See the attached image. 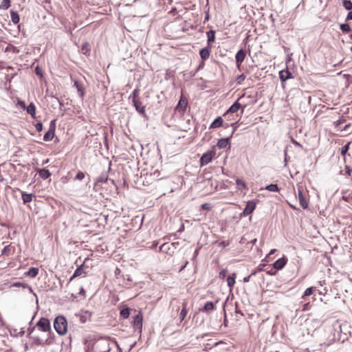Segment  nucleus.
<instances>
[{"label": "nucleus", "instance_id": "obj_37", "mask_svg": "<svg viewBox=\"0 0 352 352\" xmlns=\"http://www.w3.org/2000/svg\"><path fill=\"white\" fill-rule=\"evenodd\" d=\"M10 6V0H3L1 4L0 5V8L3 10L8 9Z\"/></svg>", "mask_w": 352, "mask_h": 352}, {"label": "nucleus", "instance_id": "obj_30", "mask_svg": "<svg viewBox=\"0 0 352 352\" xmlns=\"http://www.w3.org/2000/svg\"><path fill=\"white\" fill-rule=\"evenodd\" d=\"M160 173L157 170H155L153 173H151L148 177H149L150 180H159L161 178L160 177Z\"/></svg>", "mask_w": 352, "mask_h": 352}, {"label": "nucleus", "instance_id": "obj_23", "mask_svg": "<svg viewBox=\"0 0 352 352\" xmlns=\"http://www.w3.org/2000/svg\"><path fill=\"white\" fill-rule=\"evenodd\" d=\"M38 274V268L36 267H30L28 272L25 273V276H30L31 278L36 277Z\"/></svg>", "mask_w": 352, "mask_h": 352}, {"label": "nucleus", "instance_id": "obj_45", "mask_svg": "<svg viewBox=\"0 0 352 352\" xmlns=\"http://www.w3.org/2000/svg\"><path fill=\"white\" fill-rule=\"evenodd\" d=\"M236 185L238 186L239 188H241V187L245 188V183L241 179H236Z\"/></svg>", "mask_w": 352, "mask_h": 352}, {"label": "nucleus", "instance_id": "obj_59", "mask_svg": "<svg viewBox=\"0 0 352 352\" xmlns=\"http://www.w3.org/2000/svg\"><path fill=\"white\" fill-rule=\"evenodd\" d=\"M80 321H81L82 323L85 322H86V318H85V316H81V318H80Z\"/></svg>", "mask_w": 352, "mask_h": 352}, {"label": "nucleus", "instance_id": "obj_14", "mask_svg": "<svg viewBox=\"0 0 352 352\" xmlns=\"http://www.w3.org/2000/svg\"><path fill=\"white\" fill-rule=\"evenodd\" d=\"M15 252V248L14 246H11L10 245L5 246L2 251L1 254L3 256H9L12 254H13Z\"/></svg>", "mask_w": 352, "mask_h": 352}, {"label": "nucleus", "instance_id": "obj_10", "mask_svg": "<svg viewBox=\"0 0 352 352\" xmlns=\"http://www.w3.org/2000/svg\"><path fill=\"white\" fill-rule=\"evenodd\" d=\"M133 327L140 331H142V317L140 314H137L133 317Z\"/></svg>", "mask_w": 352, "mask_h": 352}, {"label": "nucleus", "instance_id": "obj_15", "mask_svg": "<svg viewBox=\"0 0 352 352\" xmlns=\"http://www.w3.org/2000/svg\"><path fill=\"white\" fill-rule=\"evenodd\" d=\"M30 338L33 340L34 344L36 345L50 344L51 343L49 338L46 339L45 341L40 339L38 336H31Z\"/></svg>", "mask_w": 352, "mask_h": 352}, {"label": "nucleus", "instance_id": "obj_39", "mask_svg": "<svg viewBox=\"0 0 352 352\" xmlns=\"http://www.w3.org/2000/svg\"><path fill=\"white\" fill-rule=\"evenodd\" d=\"M212 208V204L209 203H204L201 205V208L205 210H210Z\"/></svg>", "mask_w": 352, "mask_h": 352}, {"label": "nucleus", "instance_id": "obj_60", "mask_svg": "<svg viewBox=\"0 0 352 352\" xmlns=\"http://www.w3.org/2000/svg\"><path fill=\"white\" fill-rule=\"evenodd\" d=\"M166 244V243H164L162 244L161 246H160V251H163L164 249L165 248Z\"/></svg>", "mask_w": 352, "mask_h": 352}, {"label": "nucleus", "instance_id": "obj_12", "mask_svg": "<svg viewBox=\"0 0 352 352\" xmlns=\"http://www.w3.org/2000/svg\"><path fill=\"white\" fill-rule=\"evenodd\" d=\"M96 344L97 342L94 340H86L85 352H95L94 350L96 346Z\"/></svg>", "mask_w": 352, "mask_h": 352}, {"label": "nucleus", "instance_id": "obj_25", "mask_svg": "<svg viewBox=\"0 0 352 352\" xmlns=\"http://www.w3.org/2000/svg\"><path fill=\"white\" fill-rule=\"evenodd\" d=\"M25 109L28 113L31 115L32 118H35L36 107L32 102H31L28 107H26Z\"/></svg>", "mask_w": 352, "mask_h": 352}, {"label": "nucleus", "instance_id": "obj_18", "mask_svg": "<svg viewBox=\"0 0 352 352\" xmlns=\"http://www.w3.org/2000/svg\"><path fill=\"white\" fill-rule=\"evenodd\" d=\"M223 120L221 117H217L210 124V129H216L219 128L221 126H223Z\"/></svg>", "mask_w": 352, "mask_h": 352}, {"label": "nucleus", "instance_id": "obj_7", "mask_svg": "<svg viewBox=\"0 0 352 352\" xmlns=\"http://www.w3.org/2000/svg\"><path fill=\"white\" fill-rule=\"evenodd\" d=\"M132 102L136 111L142 115H145V107L142 105V102L138 98L132 99Z\"/></svg>", "mask_w": 352, "mask_h": 352}, {"label": "nucleus", "instance_id": "obj_11", "mask_svg": "<svg viewBox=\"0 0 352 352\" xmlns=\"http://www.w3.org/2000/svg\"><path fill=\"white\" fill-rule=\"evenodd\" d=\"M83 267H84V265L82 264L76 268V270L74 271V273L73 274V275L70 277V278L69 280V283H70L76 277L85 275L86 273L83 269Z\"/></svg>", "mask_w": 352, "mask_h": 352}, {"label": "nucleus", "instance_id": "obj_4", "mask_svg": "<svg viewBox=\"0 0 352 352\" xmlns=\"http://www.w3.org/2000/svg\"><path fill=\"white\" fill-rule=\"evenodd\" d=\"M56 121V120H53L50 122L49 129L43 136L44 141L48 142L53 139L55 135Z\"/></svg>", "mask_w": 352, "mask_h": 352}, {"label": "nucleus", "instance_id": "obj_53", "mask_svg": "<svg viewBox=\"0 0 352 352\" xmlns=\"http://www.w3.org/2000/svg\"><path fill=\"white\" fill-rule=\"evenodd\" d=\"M346 20H352V11L348 13Z\"/></svg>", "mask_w": 352, "mask_h": 352}, {"label": "nucleus", "instance_id": "obj_48", "mask_svg": "<svg viewBox=\"0 0 352 352\" xmlns=\"http://www.w3.org/2000/svg\"><path fill=\"white\" fill-rule=\"evenodd\" d=\"M229 245V242L226 241H223L219 243V246L225 248Z\"/></svg>", "mask_w": 352, "mask_h": 352}, {"label": "nucleus", "instance_id": "obj_44", "mask_svg": "<svg viewBox=\"0 0 352 352\" xmlns=\"http://www.w3.org/2000/svg\"><path fill=\"white\" fill-rule=\"evenodd\" d=\"M35 129L37 131L41 132L43 130V124L41 122H37L35 124Z\"/></svg>", "mask_w": 352, "mask_h": 352}, {"label": "nucleus", "instance_id": "obj_20", "mask_svg": "<svg viewBox=\"0 0 352 352\" xmlns=\"http://www.w3.org/2000/svg\"><path fill=\"white\" fill-rule=\"evenodd\" d=\"M210 50L208 47L202 48L199 52V55L202 60H206L210 56Z\"/></svg>", "mask_w": 352, "mask_h": 352}, {"label": "nucleus", "instance_id": "obj_5", "mask_svg": "<svg viewBox=\"0 0 352 352\" xmlns=\"http://www.w3.org/2000/svg\"><path fill=\"white\" fill-rule=\"evenodd\" d=\"M234 124H235L234 123L231 124V126H232V129L229 137H227L226 138H221L220 140H219L217 144V146L219 148H224L228 146L229 143V140L230 139V138H232V135L234 134L236 129V127L234 126Z\"/></svg>", "mask_w": 352, "mask_h": 352}, {"label": "nucleus", "instance_id": "obj_64", "mask_svg": "<svg viewBox=\"0 0 352 352\" xmlns=\"http://www.w3.org/2000/svg\"><path fill=\"white\" fill-rule=\"evenodd\" d=\"M82 293H85V290H84L83 287H81L80 294H81Z\"/></svg>", "mask_w": 352, "mask_h": 352}, {"label": "nucleus", "instance_id": "obj_54", "mask_svg": "<svg viewBox=\"0 0 352 352\" xmlns=\"http://www.w3.org/2000/svg\"><path fill=\"white\" fill-rule=\"evenodd\" d=\"M251 277L250 276H245L243 278V282L248 283L250 280Z\"/></svg>", "mask_w": 352, "mask_h": 352}, {"label": "nucleus", "instance_id": "obj_21", "mask_svg": "<svg viewBox=\"0 0 352 352\" xmlns=\"http://www.w3.org/2000/svg\"><path fill=\"white\" fill-rule=\"evenodd\" d=\"M187 302H184L182 303V309L180 311V314H179V318H180V321H182L185 319L187 314H188V310H187Z\"/></svg>", "mask_w": 352, "mask_h": 352}, {"label": "nucleus", "instance_id": "obj_3", "mask_svg": "<svg viewBox=\"0 0 352 352\" xmlns=\"http://www.w3.org/2000/svg\"><path fill=\"white\" fill-rule=\"evenodd\" d=\"M215 155V151L211 150L204 153L200 159V166H204L208 164Z\"/></svg>", "mask_w": 352, "mask_h": 352}, {"label": "nucleus", "instance_id": "obj_42", "mask_svg": "<svg viewBox=\"0 0 352 352\" xmlns=\"http://www.w3.org/2000/svg\"><path fill=\"white\" fill-rule=\"evenodd\" d=\"M226 274H227V270L226 269H223V270H222L219 272V277L221 279H224L226 278Z\"/></svg>", "mask_w": 352, "mask_h": 352}, {"label": "nucleus", "instance_id": "obj_35", "mask_svg": "<svg viewBox=\"0 0 352 352\" xmlns=\"http://www.w3.org/2000/svg\"><path fill=\"white\" fill-rule=\"evenodd\" d=\"M108 179V176L107 173L102 174L100 177L97 178V182L103 183L106 182Z\"/></svg>", "mask_w": 352, "mask_h": 352}, {"label": "nucleus", "instance_id": "obj_28", "mask_svg": "<svg viewBox=\"0 0 352 352\" xmlns=\"http://www.w3.org/2000/svg\"><path fill=\"white\" fill-rule=\"evenodd\" d=\"M11 21L14 24H17L19 22L20 17L19 14L14 11H10Z\"/></svg>", "mask_w": 352, "mask_h": 352}, {"label": "nucleus", "instance_id": "obj_22", "mask_svg": "<svg viewBox=\"0 0 352 352\" xmlns=\"http://www.w3.org/2000/svg\"><path fill=\"white\" fill-rule=\"evenodd\" d=\"M38 173L39 174V176L43 179H46L49 178L51 176V173L47 169H46V168L39 169L38 170Z\"/></svg>", "mask_w": 352, "mask_h": 352}, {"label": "nucleus", "instance_id": "obj_6", "mask_svg": "<svg viewBox=\"0 0 352 352\" xmlns=\"http://www.w3.org/2000/svg\"><path fill=\"white\" fill-rule=\"evenodd\" d=\"M188 105V100L186 98H184L183 96L180 97V99L179 100V102L177 105L176 106L175 110L180 114L184 115L186 112V107Z\"/></svg>", "mask_w": 352, "mask_h": 352}, {"label": "nucleus", "instance_id": "obj_56", "mask_svg": "<svg viewBox=\"0 0 352 352\" xmlns=\"http://www.w3.org/2000/svg\"><path fill=\"white\" fill-rule=\"evenodd\" d=\"M188 263V261H186L184 265H183V266H182V267L180 268L179 272L182 271L187 266Z\"/></svg>", "mask_w": 352, "mask_h": 352}, {"label": "nucleus", "instance_id": "obj_50", "mask_svg": "<svg viewBox=\"0 0 352 352\" xmlns=\"http://www.w3.org/2000/svg\"><path fill=\"white\" fill-rule=\"evenodd\" d=\"M259 271H261V269L253 271L249 276L252 278L253 276H255L256 274Z\"/></svg>", "mask_w": 352, "mask_h": 352}, {"label": "nucleus", "instance_id": "obj_47", "mask_svg": "<svg viewBox=\"0 0 352 352\" xmlns=\"http://www.w3.org/2000/svg\"><path fill=\"white\" fill-rule=\"evenodd\" d=\"M35 329V327H29L28 329V337H31L32 336V333H33L34 330Z\"/></svg>", "mask_w": 352, "mask_h": 352}, {"label": "nucleus", "instance_id": "obj_61", "mask_svg": "<svg viewBox=\"0 0 352 352\" xmlns=\"http://www.w3.org/2000/svg\"><path fill=\"white\" fill-rule=\"evenodd\" d=\"M308 296V288L306 289L304 292V296Z\"/></svg>", "mask_w": 352, "mask_h": 352}, {"label": "nucleus", "instance_id": "obj_51", "mask_svg": "<svg viewBox=\"0 0 352 352\" xmlns=\"http://www.w3.org/2000/svg\"><path fill=\"white\" fill-rule=\"evenodd\" d=\"M349 149V144H346L343 148H342V154H344L347 150Z\"/></svg>", "mask_w": 352, "mask_h": 352}, {"label": "nucleus", "instance_id": "obj_31", "mask_svg": "<svg viewBox=\"0 0 352 352\" xmlns=\"http://www.w3.org/2000/svg\"><path fill=\"white\" fill-rule=\"evenodd\" d=\"M214 305L212 302L208 301L206 302L203 308V311H210L214 309Z\"/></svg>", "mask_w": 352, "mask_h": 352}, {"label": "nucleus", "instance_id": "obj_26", "mask_svg": "<svg viewBox=\"0 0 352 352\" xmlns=\"http://www.w3.org/2000/svg\"><path fill=\"white\" fill-rule=\"evenodd\" d=\"M241 108V104L238 102H235L227 111V113H234L237 112Z\"/></svg>", "mask_w": 352, "mask_h": 352}, {"label": "nucleus", "instance_id": "obj_32", "mask_svg": "<svg viewBox=\"0 0 352 352\" xmlns=\"http://www.w3.org/2000/svg\"><path fill=\"white\" fill-rule=\"evenodd\" d=\"M130 315V309L128 307H124L120 310V316L126 319L128 318Z\"/></svg>", "mask_w": 352, "mask_h": 352}, {"label": "nucleus", "instance_id": "obj_17", "mask_svg": "<svg viewBox=\"0 0 352 352\" xmlns=\"http://www.w3.org/2000/svg\"><path fill=\"white\" fill-rule=\"evenodd\" d=\"M298 196L299 199L300 204L301 206L303 208H308V204L305 199V198L303 196L302 191L300 189H298Z\"/></svg>", "mask_w": 352, "mask_h": 352}, {"label": "nucleus", "instance_id": "obj_57", "mask_svg": "<svg viewBox=\"0 0 352 352\" xmlns=\"http://www.w3.org/2000/svg\"><path fill=\"white\" fill-rule=\"evenodd\" d=\"M199 254V249L195 250L193 255V258H195Z\"/></svg>", "mask_w": 352, "mask_h": 352}, {"label": "nucleus", "instance_id": "obj_24", "mask_svg": "<svg viewBox=\"0 0 352 352\" xmlns=\"http://www.w3.org/2000/svg\"><path fill=\"white\" fill-rule=\"evenodd\" d=\"M74 86L77 89L78 94L80 98H83L84 96V88L81 83H80L78 80H75L74 83Z\"/></svg>", "mask_w": 352, "mask_h": 352}, {"label": "nucleus", "instance_id": "obj_16", "mask_svg": "<svg viewBox=\"0 0 352 352\" xmlns=\"http://www.w3.org/2000/svg\"><path fill=\"white\" fill-rule=\"evenodd\" d=\"M292 77V73L287 69L279 72V78L282 82H285Z\"/></svg>", "mask_w": 352, "mask_h": 352}, {"label": "nucleus", "instance_id": "obj_1", "mask_svg": "<svg viewBox=\"0 0 352 352\" xmlns=\"http://www.w3.org/2000/svg\"><path fill=\"white\" fill-rule=\"evenodd\" d=\"M54 327L57 333L63 336L67 331V321L63 316H57L54 322Z\"/></svg>", "mask_w": 352, "mask_h": 352}, {"label": "nucleus", "instance_id": "obj_33", "mask_svg": "<svg viewBox=\"0 0 352 352\" xmlns=\"http://www.w3.org/2000/svg\"><path fill=\"white\" fill-rule=\"evenodd\" d=\"M265 189L270 192H278L279 190L278 186L276 184H274L267 185L265 187Z\"/></svg>", "mask_w": 352, "mask_h": 352}, {"label": "nucleus", "instance_id": "obj_49", "mask_svg": "<svg viewBox=\"0 0 352 352\" xmlns=\"http://www.w3.org/2000/svg\"><path fill=\"white\" fill-rule=\"evenodd\" d=\"M14 286H16V287H25V284L23 283H20V282H18V283H14L13 285Z\"/></svg>", "mask_w": 352, "mask_h": 352}, {"label": "nucleus", "instance_id": "obj_62", "mask_svg": "<svg viewBox=\"0 0 352 352\" xmlns=\"http://www.w3.org/2000/svg\"><path fill=\"white\" fill-rule=\"evenodd\" d=\"M56 100L58 102L60 106H63V104L59 100V99L58 98H56Z\"/></svg>", "mask_w": 352, "mask_h": 352}, {"label": "nucleus", "instance_id": "obj_9", "mask_svg": "<svg viewBox=\"0 0 352 352\" xmlns=\"http://www.w3.org/2000/svg\"><path fill=\"white\" fill-rule=\"evenodd\" d=\"M256 208V203L253 201H248L246 204V206L243 211V212L241 214V215L247 216L250 214Z\"/></svg>", "mask_w": 352, "mask_h": 352}, {"label": "nucleus", "instance_id": "obj_2", "mask_svg": "<svg viewBox=\"0 0 352 352\" xmlns=\"http://www.w3.org/2000/svg\"><path fill=\"white\" fill-rule=\"evenodd\" d=\"M36 326L43 332H52L50 320L46 318H41L36 323Z\"/></svg>", "mask_w": 352, "mask_h": 352}, {"label": "nucleus", "instance_id": "obj_43", "mask_svg": "<svg viewBox=\"0 0 352 352\" xmlns=\"http://www.w3.org/2000/svg\"><path fill=\"white\" fill-rule=\"evenodd\" d=\"M139 94H140V90L138 89H135L133 90L132 95L130 96V98H132V99L137 98L138 96H139Z\"/></svg>", "mask_w": 352, "mask_h": 352}, {"label": "nucleus", "instance_id": "obj_36", "mask_svg": "<svg viewBox=\"0 0 352 352\" xmlns=\"http://www.w3.org/2000/svg\"><path fill=\"white\" fill-rule=\"evenodd\" d=\"M342 4L347 10H351L352 9V2L351 1L344 0Z\"/></svg>", "mask_w": 352, "mask_h": 352}, {"label": "nucleus", "instance_id": "obj_38", "mask_svg": "<svg viewBox=\"0 0 352 352\" xmlns=\"http://www.w3.org/2000/svg\"><path fill=\"white\" fill-rule=\"evenodd\" d=\"M340 29L344 33H348L351 31V28L349 24H341Z\"/></svg>", "mask_w": 352, "mask_h": 352}, {"label": "nucleus", "instance_id": "obj_19", "mask_svg": "<svg viewBox=\"0 0 352 352\" xmlns=\"http://www.w3.org/2000/svg\"><path fill=\"white\" fill-rule=\"evenodd\" d=\"M22 199L24 204L30 203L32 201L34 195L32 193H27L25 192H21Z\"/></svg>", "mask_w": 352, "mask_h": 352}, {"label": "nucleus", "instance_id": "obj_58", "mask_svg": "<svg viewBox=\"0 0 352 352\" xmlns=\"http://www.w3.org/2000/svg\"><path fill=\"white\" fill-rule=\"evenodd\" d=\"M345 169H346V173L349 175H351V170H350V168H349L348 166H346Z\"/></svg>", "mask_w": 352, "mask_h": 352}, {"label": "nucleus", "instance_id": "obj_13", "mask_svg": "<svg viewBox=\"0 0 352 352\" xmlns=\"http://www.w3.org/2000/svg\"><path fill=\"white\" fill-rule=\"evenodd\" d=\"M287 259L285 257H283L280 258H278L277 261H276L274 264L273 267L275 270H281L284 267V266L287 263Z\"/></svg>", "mask_w": 352, "mask_h": 352}, {"label": "nucleus", "instance_id": "obj_34", "mask_svg": "<svg viewBox=\"0 0 352 352\" xmlns=\"http://www.w3.org/2000/svg\"><path fill=\"white\" fill-rule=\"evenodd\" d=\"M90 51L89 45L88 43H85L82 45L81 52L82 54H86Z\"/></svg>", "mask_w": 352, "mask_h": 352}, {"label": "nucleus", "instance_id": "obj_63", "mask_svg": "<svg viewBox=\"0 0 352 352\" xmlns=\"http://www.w3.org/2000/svg\"><path fill=\"white\" fill-rule=\"evenodd\" d=\"M275 251H276V250H272L270 251V252L269 253V256H270V255H271V254H274Z\"/></svg>", "mask_w": 352, "mask_h": 352}, {"label": "nucleus", "instance_id": "obj_29", "mask_svg": "<svg viewBox=\"0 0 352 352\" xmlns=\"http://www.w3.org/2000/svg\"><path fill=\"white\" fill-rule=\"evenodd\" d=\"M208 40L207 42L208 44L214 41L215 39V32L214 30H210L206 32Z\"/></svg>", "mask_w": 352, "mask_h": 352}, {"label": "nucleus", "instance_id": "obj_8", "mask_svg": "<svg viewBox=\"0 0 352 352\" xmlns=\"http://www.w3.org/2000/svg\"><path fill=\"white\" fill-rule=\"evenodd\" d=\"M245 56H246L245 52L242 49L239 50L236 52V56H235V59H236V66L238 68L240 67L241 63H243V61L244 60V59L245 58Z\"/></svg>", "mask_w": 352, "mask_h": 352}, {"label": "nucleus", "instance_id": "obj_27", "mask_svg": "<svg viewBox=\"0 0 352 352\" xmlns=\"http://www.w3.org/2000/svg\"><path fill=\"white\" fill-rule=\"evenodd\" d=\"M236 274L235 273H233L232 275L229 276L228 278H227V283H228V286L232 289L235 283V278H236Z\"/></svg>", "mask_w": 352, "mask_h": 352}, {"label": "nucleus", "instance_id": "obj_55", "mask_svg": "<svg viewBox=\"0 0 352 352\" xmlns=\"http://www.w3.org/2000/svg\"><path fill=\"white\" fill-rule=\"evenodd\" d=\"M170 13L173 14L177 13V8H172L171 10L170 11Z\"/></svg>", "mask_w": 352, "mask_h": 352}, {"label": "nucleus", "instance_id": "obj_41", "mask_svg": "<svg viewBox=\"0 0 352 352\" xmlns=\"http://www.w3.org/2000/svg\"><path fill=\"white\" fill-rule=\"evenodd\" d=\"M84 178H85V173H82V171H78L76 175L75 179H78V180H82Z\"/></svg>", "mask_w": 352, "mask_h": 352}, {"label": "nucleus", "instance_id": "obj_52", "mask_svg": "<svg viewBox=\"0 0 352 352\" xmlns=\"http://www.w3.org/2000/svg\"><path fill=\"white\" fill-rule=\"evenodd\" d=\"M235 313H236V314H240V315H241V316H243V314L242 313V311H241V310H239V309H237V305H236V310H235Z\"/></svg>", "mask_w": 352, "mask_h": 352}, {"label": "nucleus", "instance_id": "obj_46", "mask_svg": "<svg viewBox=\"0 0 352 352\" xmlns=\"http://www.w3.org/2000/svg\"><path fill=\"white\" fill-rule=\"evenodd\" d=\"M18 104L21 107V108H22L23 109H25L26 106H25V102L23 101L19 100L18 101Z\"/></svg>", "mask_w": 352, "mask_h": 352}, {"label": "nucleus", "instance_id": "obj_40", "mask_svg": "<svg viewBox=\"0 0 352 352\" xmlns=\"http://www.w3.org/2000/svg\"><path fill=\"white\" fill-rule=\"evenodd\" d=\"M245 79V76L244 74H241L239 75L237 78H236V82L238 85H241L242 84V82L244 81V80Z\"/></svg>", "mask_w": 352, "mask_h": 352}]
</instances>
